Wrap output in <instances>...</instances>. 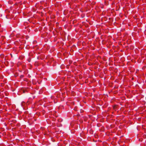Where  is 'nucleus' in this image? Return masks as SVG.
Segmentation results:
<instances>
[{"instance_id":"nucleus-2","label":"nucleus","mask_w":146,"mask_h":146,"mask_svg":"<svg viewBox=\"0 0 146 146\" xmlns=\"http://www.w3.org/2000/svg\"><path fill=\"white\" fill-rule=\"evenodd\" d=\"M41 129H42V131H43L44 129V128H41Z\"/></svg>"},{"instance_id":"nucleus-1","label":"nucleus","mask_w":146,"mask_h":146,"mask_svg":"<svg viewBox=\"0 0 146 146\" xmlns=\"http://www.w3.org/2000/svg\"><path fill=\"white\" fill-rule=\"evenodd\" d=\"M9 10H6V11H5V12L6 13H7V12H10V11H9Z\"/></svg>"},{"instance_id":"nucleus-3","label":"nucleus","mask_w":146,"mask_h":146,"mask_svg":"<svg viewBox=\"0 0 146 146\" xmlns=\"http://www.w3.org/2000/svg\"><path fill=\"white\" fill-rule=\"evenodd\" d=\"M74 110H75V111H76L77 110H76V109L75 108H74Z\"/></svg>"},{"instance_id":"nucleus-4","label":"nucleus","mask_w":146,"mask_h":146,"mask_svg":"<svg viewBox=\"0 0 146 146\" xmlns=\"http://www.w3.org/2000/svg\"><path fill=\"white\" fill-rule=\"evenodd\" d=\"M101 8H103V7H101Z\"/></svg>"}]
</instances>
